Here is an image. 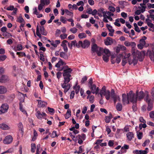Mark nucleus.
I'll return each mask as SVG.
<instances>
[{"mask_svg":"<svg viewBox=\"0 0 154 154\" xmlns=\"http://www.w3.org/2000/svg\"><path fill=\"white\" fill-rule=\"evenodd\" d=\"M71 77L63 76L64 82L61 84L62 88L64 89V92L66 93L70 89V84L68 83L69 82L72 78Z\"/></svg>","mask_w":154,"mask_h":154,"instance_id":"nucleus-1","label":"nucleus"},{"mask_svg":"<svg viewBox=\"0 0 154 154\" xmlns=\"http://www.w3.org/2000/svg\"><path fill=\"white\" fill-rule=\"evenodd\" d=\"M47 32L45 30L44 26H41L39 28L37 25L36 27V34L40 38H42L41 34L44 35H46L47 34Z\"/></svg>","mask_w":154,"mask_h":154,"instance_id":"nucleus-2","label":"nucleus"},{"mask_svg":"<svg viewBox=\"0 0 154 154\" xmlns=\"http://www.w3.org/2000/svg\"><path fill=\"white\" fill-rule=\"evenodd\" d=\"M137 97H123L122 103L124 105L128 104L129 101L133 103H136Z\"/></svg>","mask_w":154,"mask_h":154,"instance_id":"nucleus-3","label":"nucleus"},{"mask_svg":"<svg viewBox=\"0 0 154 154\" xmlns=\"http://www.w3.org/2000/svg\"><path fill=\"white\" fill-rule=\"evenodd\" d=\"M145 100L146 102L148 103V106L147 107V110L149 111L151 110L153 107V100H152L150 98V97H146L144 99Z\"/></svg>","mask_w":154,"mask_h":154,"instance_id":"nucleus-4","label":"nucleus"},{"mask_svg":"<svg viewBox=\"0 0 154 154\" xmlns=\"http://www.w3.org/2000/svg\"><path fill=\"white\" fill-rule=\"evenodd\" d=\"M97 94H100L101 96L103 95L107 96L110 95V91L109 90H106V87L104 86L103 87L100 92L99 91Z\"/></svg>","mask_w":154,"mask_h":154,"instance_id":"nucleus-5","label":"nucleus"},{"mask_svg":"<svg viewBox=\"0 0 154 154\" xmlns=\"http://www.w3.org/2000/svg\"><path fill=\"white\" fill-rule=\"evenodd\" d=\"M138 7V9L135 12V14L137 15H139L141 13H143L146 10L147 8L146 6L143 5H140Z\"/></svg>","mask_w":154,"mask_h":154,"instance_id":"nucleus-6","label":"nucleus"},{"mask_svg":"<svg viewBox=\"0 0 154 154\" xmlns=\"http://www.w3.org/2000/svg\"><path fill=\"white\" fill-rule=\"evenodd\" d=\"M13 138L11 135H8L6 136L4 139L3 141L4 144H9L12 142Z\"/></svg>","mask_w":154,"mask_h":154,"instance_id":"nucleus-7","label":"nucleus"},{"mask_svg":"<svg viewBox=\"0 0 154 154\" xmlns=\"http://www.w3.org/2000/svg\"><path fill=\"white\" fill-rule=\"evenodd\" d=\"M1 109L0 110V114L7 112L9 108V106L7 103L3 104L1 106Z\"/></svg>","mask_w":154,"mask_h":154,"instance_id":"nucleus-8","label":"nucleus"},{"mask_svg":"<svg viewBox=\"0 0 154 154\" xmlns=\"http://www.w3.org/2000/svg\"><path fill=\"white\" fill-rule=\"evenodd\" d=\"M90 87L91 92L93 94H95L96 95L99 92V88L97 87L96 85L95 84H93L91 86H89Z\"/></svg>","mask_w":154,"mask_h":154,"instance_id":"nucleus-9","label":"nucleus"},{"mask_svg":"<svg viewBox=\"0 0 154 154\" xmlns=\"http://www.w3.org/2000/svg\"><path fill=\"white\" fill-rule=\"evenodd\" d=\"M72 71V69L70 68L64 69L63 73V76L71 77V75L70 74Z\"/></svg>","mask_w":154,"mask_h":154,"instance_id":"nucleus-10","label":"nucleus"},{"mask_svg":"<svg viewBox=\"0 0 154 154\" xmlns=\"http://www.w3.org/2000/svg\"><path fill=\"white\" fill-rule=\"evenodd\" d=\"M97 14L100 17H104L106 15L105 11L104 8H100L97 10Z\"/></svg>","mask_w":154,"mask_h":154,"instance_id":"nucleus-11","label":"nucleus"},{"mask_svg":"<svg viewBox=\"0 0 154 154\" xmlns=\"http://www.w3.org/2000/svg\"><path fill=\"white\" fill-rule=\"evenodd\" d=\"M35 115L38 119H41L44 116H46V114L45 112L41 113L39 111H38L36 113Z\"/></svg>","mask_w":154,"mask_h":154,"instance_id":"nucleus-12","label":"nucleus"},{"mask_svg":"<svg viewBox=\"0 0 154 154\" xmlns=\"http://www.w3.org/2000/svg\"><path fill=\"white\" fill-rule=\"evenodd\" d=\"M106 26L107 29L110 32L109 33V35L111 36H113L114 30L113 29L112 27L110 25L108 24H107Z\"/></svg>","mask_w":154,"mask_h":154,"instance_id":"nucleus-13","label":"nucleus"},{"mask_svg":"<svg viewBox=\"0 0 154 154\" xmlns=\"http://www.w3.org/2000/svg\"><path fill=\"white\" fill-rule=\"evenodd\" d=\"M145 54V53L143 51H141L140 52H137V57L140 61H141L143 60Z\"/></svg>","mask_w":154,"mask_h":154,"instance_id":"nucleus-14","label":"nucleus"},{"mask_svg":"<svg viewBox=\"0 0 154 154\" xmlns=\"http://www.w3.org/2000/svg\"><path fill=\"white\" fill-rule=\"evenodd\" d=\"M68 43V42L66 40L63 41L61 44V46L63 48L64 51L66 52H67L68 51V48L67 47V44Z\"/></svg>","mask_w":154,"mask_h":154,"instance_id":"nucleus-15","label":"nucleus"},{"mask_svg":"<svg viewBox=\"0 0 154 154\" xmlns=\"http://www.w3.org/2000/svg\"><path fill=\"white\" fill-rule=\"evenodd\" d=\"M124 45L127 47L131 46L132 48L135 47L136 44V43L134 42H129L126 41L124 42Z\"/></svg>","mask_w":154,"mask_h":154,"instance_id":"nucleus-16","label":"nucleus"},{"mask_svg":"<svg viewBox=\"0 0 154 154\" xmlns=\"http://www.w3.org/2000/svg\"><path fill=\"white\" fill-rule=\"evenodd\" d=\"M60 43V40H51V45L54 48H57V45Z\"/></svg>","mask_w":154,"mask_h":154,"instance_id":"nucleus-17","label":"nucleus"},{"mask_svg":"<svg viewBox=\"0 0 154 154\" xmlns=\"http://www.w3.org/2000/svg\"><path fill=\"white\" fill-rule=\"evenodd\" d=\"M37 101H38V106L39 107H44L47 105V103L45 101L38 100Z\"/></svg>","mask_w":154,"mask_h":154,"instance_id":"nucleus-18","label":"nucleus"},{"mask_svg":"<svg viewBox=\"0 0 154 154\" xmlns=\"http://www.w3.org/2000/svg\"><path fill=\"white\" fill-rule=\"evenodd\" d=\"M99 48V47L97 46L96 44H94L92 45L91 46V51L93 52L92 53L93 55H94L95 54L94 53L96 52Z\"/></svg>","mask_w":154,"mask_h":154,"instance_id":"nucleus-19","label":"nucleus"},{"mask_svg":"<svg viewBox=\"0 0 154 154\" xmlns=\"http://www.w3.org/2000/svg\"><path fill=\"white\" fill-rule=\"evenodd\" d=\"M104 43L105 45H111L113 43L112 39L110 37H107L106 39L104 40Z\"/></svg>","mask_w":154,"mask_h":154,"instance_id":"nucleus-20","label":"nucleus"},{"mask_svg":"<svg viewBox=\"0 0 154 154\" xmlns=\"http://www.w3.org/2000/svg\"><path fill=\"white\" fill-rule=\"evenodd\" d=\"M133 152L135 154H146L148 152L146 150H136L133 151Z\"/></svg>","mask_w":154,"mask_h":154,"instance_id":"nucleus-21","label":"nucleus"},{"mask_svg":"<svg viewBox=\"0 0 154 154\" xmlns=\"http://www.w3.org/2000/svg\"><path fill=\"white\" fill-rule=\"evenodd\" d=\"M147 53L149 54L151 60L154 61V49H152V51H148Z\"/></svg>","mask_w":154,"mask_h":154,"instance_id":"nucleus-22","label":"nucleus"},{"mask_svg":"<svg viewBox=\"0 0 154 154\" xmlns=\"http://www.w3.org/2000/svg\"><path fill=\"white\" fill-rule=\"evenodd\" d=\"M90 45V42L87 40H85L83 43L82 48H88Z\"/></svg>","mask_w":154,"mask_h":154,"instance_id":"nucleus-23","label":"nucleus"},{"mask_svg":"<svg viewBox=\"0 0 154 154\" xmlns=\"http://www.w3.org/2000/svg\"><path fill=\"white\" fill-rule=\"evenodd\" d=\"M66 64V63L61 59L56 64L55 66L57 68H60V66L63 65H65Z\"/></svg>","mask_w":154,"mask_h":154,"instance_id":"nucleus-24","label":"nucleus"},{"mask_svg":"<svg viewBox=\"0 0 154 154\" xmlns=\"http://www.w3.org/2000/svg\"><path fill=\"white\" fill-rule=\"evenodd\" d=\"M149 14V15H147V18H151L152 20L154 17V9H151L148 11Z\"/></svg>","mask_w":154,"mask_h":154,"instance_id":"nucleus-25","label":"nucleus"},{"mask_svg":"<svg viewBox=\"0 0 154 154\" xmlns=\"http://www.w3.org/2000/svg\"><path fill=\"white\" fill-rule=\"evenodd\" d=\"M0 128L3 130H9L10 128L9 126L4 123L0 124Z\"/></svg>","mask_w":154,"mask_h":154,"instance_id":"nucleus-26","label":"nucleus"},{"mask_svg":"<svg viewBox=\"0 0 154 154\" xmlns=\"http://www.w3.org/2000/svg\"><path fill=\"white\" fill-rule=\"evenodd\" d=\"M134 134L132 132H129L126 134V136L128 138V139L129 141H131L134 137Z\"/></svg>","mask_w":154,"mask_h":154,"instance_id":"nucleus-27","label":"nucleus"},{"mask_svg":"<svg viewBox=\"0 0 154 154\" xmlns=\"http://www.w3.org/2000/svg\"><path fill=\"white\" fill-rule=\"evenodd\" d=\"M60 56L61 58L65 60H67L68 59V56L67 54L63 52H61L60 53Z\"/></svg>","mask_w":154,"mask_h":154,"instance_id":"nucleus-28","label":"nucleus"},{"mask_svg":"<svg viewBox=\"0 0 154 154\" xmlns=\"http://www.w3.org/2000/svg\"><path fill=\"white\" fill-rule=\"evenodd\" d=\"M8 77L6 75L0 76V82H5L8 79Z\"/></svg>","mask_w":154,"mask_h":154,"instance_id":"nucleus-29","label":"nucleus"},{"mask_svg":"<svg viewBox=\"0 0 154 154\" xmlns=\"http://www.w3.org/2000/svg\"><path fill=\"white\" fill-rule=\"evenodd\" d=\"M7 91V89L4 86H0V94H4Z\"/></svg>","mask_w":154,"mask_h":154,"instance_id":"nucleus-30","label":"nucleus"},{"mask_svg":"<svg viewBox=\"0 0 154 154\" xmlns=\"http://www.w3.org/2000/svg\"><path fill=\"white\" fill-rule=\"evenodd\" d=\"M119 4L121 7L123 8H124L125 7L128 5V2L124 1H121L119 2Z\"/></svg>","mask_w":154,"mask_h":154,"instance_id":"nucleus-31","label":"nucleus"},{"mask_svg":"<svg viewBox=\"0 0 154 154\" xmlns=\"http://www.w3.org/2000/svg\"><path fill=\"white\" fill-rule=\"evenodd\" d=\"M146 38H147L146 36H143L142 38L140 40V43L145 46L146 44V42L145 40L146 39Z\"/></svg>","mask_w":154,"mask_h":154,"instance_id":"nucleus-32","label":"nucleus"},{"mask_svg":"<svg viewBox=\"0 0 154 154\" xmlns=\"http://www.w3.org/2000/svg\"><path fill=\"white\" fill-rule=\"evenodd\" d=\"M16 21L20 23H24L25 22L23 18L21 15H20L17 18Z\"/></svg>","mask_w":154,"mask_h":154,"instance_id":"nucleus-33","label":"nucleus"},{"mask_svg":"<svg viewBox=\"0 0 154 154\" xmlns=\"http://www.w3.org/2000/svg\"><path fill=\"white\" fill-rule=\"evenodd\" d=\"M71 116V111L70 109L67 110L66 113L65 115L66 119H68Z\"/></svg>","mask_w":154,"mask_h":154,"instance_id":"nucleus-34","label":"nucleus"},{"mask_svg":"<svg viewBox=\"0 0 154 154\" xmlns=\"http://www.w3.org/2000/svg\"><path fill=\"white\" fill-rule=\"evenodd\" d=\"M137 62V60L136 59V57H134L133 58L132 62H131L130 60L128 61L129 64L131 65L132 64H133L134 65H135Z\"/></svg>","mask_w":154,"mask_h":154,"instance_id":"nucleus-35","label":"nucleus"},{"mask_svg":"<svg viewBox=\"0 0 154 154\" xmlns=\"http://www.w3.org/2000/svg\"><path fill=\"white\" fill-rule=\"evenodd\" d=\"M144 93L142 91H140L139 92L137 90L136 91L135 96H144Z\"/></svg>","mask_w":154,"mask_h":154,"instance_id":"nucleus-36","label":"nucleus"},{"mask_svg":"<svg viewBox=\"0 0 154 154\" xmlns=\"http://www.w3.org/2000/svg\"><path fill=\"white\" fill-rule=\"evenodd\" d=\"M123 54H120L118 55L116 58V61L117 63H119L121 61V58L122 57Z\"/></svg>","mask_w":154,"mask_h":154,"instance_id":"nucleus-37","label":"nucleus"},{"mask_svg":"<svg viewBox=\"0 0 154 154\" xmlns=\"http://www.w3.org/2000/svg\"><path fill=\"white\" fill-rule=\"evenodd\" d=\"M103 51V48L101 47H100L96 52L97 53L98 56H101Z\"/></svg>","mask_w":154,"mask_h":154,"instance_id":"nucleus-38","label":"nucleus"},{"mask_svg":"<svg viewBox=\"0 0 154 154\" xmlns=\"http://www.w3.org/2000/svg\"><path fill=\"white\" fill-rule=\"evenodd\" d=\"M68 7L70 9H72V10L74 9H77L78 7L77 6V5L75 4H73V5H72L71 4H69L68 5Z\"/></svg>","mask_w":154,"mask_h":154,"instance_id":"nucleus-39","label":"nucleus"},{"mask_svg":"<svg viewBox=\"0 0 154 154\" xmlns=\"http://www.w3.org/2000/svg\"><path fill=\"white\" fill-rule=\"evenodd\" d=\"M116 109L118 111H121L122 110V104L120 103H117L116 106Z\"/></svg>","mask_w":154,"mask_h":154,"instance_id":"nucleus-40","label":"nucleus"},{"mask_svg":"<svg viewBox=\"0 0 154 154\" xmlns=\"http://www.w3.org/2000/svg\"><path fill=\"white\" fill-rule=\"evenodd\" d=\"M142 1L143 3H140V5L146 6L147 7V4L149 3V0H142Z\"/></svg>","mask_w":154,"mask_h":154,"instance_id":"nucleus-41","label":"nucleus"},{"mask_svg":"<svg viewBox=\"0 0 154 154\" xmlns=\"http://www.w3.org/2000/svg\"><path fill=\"white\" fill-rule=\"evenodd\" d=\"M109 55H103V60L106 62H108L109 60Z\"/></svg>","mask_w":154,"mask_h":154,"instance_id":"nucleus-42","label":"nucleus"},{"mask_svg":"<svg viewBox=\"0 0 154 154\" xmlns=\"http://www.w3.org/2000/svg\"><path fill=\"white\" fill-rule=\"evenodd\" d=\"M86 36V35L84 33H81L79 34L78 35V37L80 39L85 38Z\"/></svg>","mask_w":154,"mask_h":154,"instance_id":"nucleus-43","label":"nucleus"},{"mask_svg":"<svg viewBox=\"0 0 154 154\" xmlns=\"http://www.w3.org/2000/svg\"><path fill=\"white\" fill-rule=\"evenodd\" d=\"M80 89V87L79 85H76L75 86H74V89L75 90L76 94H78L79 93Z\"/></svg>","mask_w":154,"mask_h":154,"instance_id":"nucleus-44","label":"nucleus"},{"mask_svg":"<svg viewBox=\"0 0 154 154\" xmlns=\"http://www.w3.org/2000/svg\"><path fill=\"white\" fill-rule=\"evenodd\" d=\"M18 127L19 128V130L21 131V133L23 132V126L21 122H20L18 125Z\"/></svg>","mask_w":154,"mask_h":154,"instance_id":"nucleus-45","label":"nucleus"},{"mask_svg":"<svg viewBox=\"0 0 154 154\" xmlns=\"http://www.w3.org/2000/svg\"><path fill=\"white\" fill-rule=\"evenodd\" d=\"M19 109L20 111L23 112L24 114H27V112H26L25 110L23 108V106L22 104H21V103L19 104Z\"/></svg>","mask_w":154,"mask_h":154,"instance_id":"nucleus-46","label":"nucleus"},{"mask_svg":"<svg viewBox=\"0 0 154 154\" xmlns=\"http://www.w3.org/2000/svg\"><path fill=\"white\" fill-rule=\"evenodd\" d=\"M105 13L106 16L105 17H106V18H107V17H111V16H113L114 15V14L110 11H105Z\"/></svg>","mask_w":154,"mask_h":154,"instance_id":"nucleus-47","label":"nucleus"},{"mask_svg":"<svg viewBox=\"0 0 154 154\" xmlns=\"http://www.w3.org/2000/svg\"><path fill=\"white\" fill-rule=\"evenodd\" d=\"M31 152L33 153L35 152L36 149V146L35 143H32L31 144Z\"/></svg>","mask_w":154,"mask_h":154,"instance_id":"nucleus-48","label":"nucleus"},{"mask_svg":"<svg viewBox=\"0 0 154 154\" xmlns=\"http://www.w3.org/2000/svg\"><path fill=\"white\" fill-rule=\"evenodd\" d=\"M23 47L21 44H18L16 47L15 50L16 51H20L22 50Z\"/></svg>","mask_w":154,"mask_h":154,"instance_id":"nucleus-49","label":"nucleus"},{"mask_svg":"<svg viewBox=\"0 0 154 154\" xmlns=\"http://www.w3.org/2000/svg\"><path fill=\"white\" fill-rule=\"evenodd\" d=\"M110 99L111 100H113L115 104L117 100H118L119 101H120L119 97H111Z\"/></svg>","mask_w":154,"mask_h":154,"instance_id":"nucleus-50","label":"nucleus"},{"mask_svg":"<svg viewBox=\"0 0 154 154\" xmlns=\"http://www.w3.org/2000/svg\"><path fill=\"white\" fill-rule=\"evenodd\" d=\"M40 2L43 3V5H48L50 3L49 0H40Z\"/></svg>","mask_w":154,"mask_h":154,"instance_id":"nucleus-51","label":"nucleus"},{"mask_svg":"<svg viewBox=\"0 0 154 154\" xmlns=\"http://www.w3.org/2000/svg\"><path fill=\"white\" fill-rule=\"evenodd\" d=\"M134 29L135 31L138 32H140V30L137 26V24L136 23H134Z\"/></svg>","mask_w":154,"mask_h":154,"instance_id":"nucleus-52","label":"nucleus"},{"mask_svg":"<svg viewBox=\"0 0 154 154\" xmlns=\"http://www.w3.org/2000/svg\"><path fill=\"white\" fill-rule=\"evenodd\" d=\"M103 51L104 54H105L106 55H109V56L110 55V52L109 50L107 48H105L104 50H103Z\"/></svg>","mask_w":154,"mask_h":154,"instance_id":"nucleus-53","label":"nucleus"},{"mask_svg":"<svg viewBox=\"0 0 154 154\" xmlns=\"http://www.w3.org/2000/svg\"><path fill=\"white\" fill-rule=\"evenodd\" d=\"M146 123H143V124L140 123L139 125V128L140 130H141L142 128H145L147 126Z\"/></svg>","mask_w":154,"mask_h":154,"instance_id":"nucleus-54","label":"nucleus"},{"mask_svg":"<svg viewBox=\"0 0 154 154\" xmlns=\"http://www.w3.org/2000/svg\"><path fill=\"white\" fill-rule=\"evenodd\" d=\"M94 97H87V99L89 100V102L91 103H94Z\"/></svg>","mask_w":154,"mask_h":154,"instance_id":"nucleus-55","label":"nucleus"},{"mask_svg":"<svg viewBox=\"0 0 154 154\" xmlns=\"http://www.w3.org/2000/svg\"><path fill=\"white\" fill-rule=\"evenodd\" d=\"M70 136L72 137V140L75 142H76L78 140L77 137H75V135H73L71 132L69 133Z\"/></svg>","mask_w":154,"mask_h":154,"instance_id":"nucleus-56","label":"nucleus"},{"mask_svg":"<svg viewBox=\"0 0 154 154\" xmlns=\"http://www.w3.org/2000/svg\"><path fill=\"white\" fill-rule=\"evenodd\" d=\"M41 145L40 144H38L36 146V154H39L40 153L39 150L40 149Z\"/></svg>","mask_w":154,"mask_h":154,"instance_id":"nucleus-57","label":"nucleus"},{"mask_svg":"<svg viewBox=\"0 0 154 154\" xmlns=\"http://www.w3.org/2000/svg\"><path fill=\"white\" fill-rule=\"evenodd\" d=\"M60 20L63 23L65 24L66 23L67 20L63 16H61L60 17Z\"/></svg>","mask_w":154,"mask_h":154,"instance_id":"nucleus-58","label":"nucleus"},{"mask_svg":"<svg viewBox=\"0 0 154 154\" xmlns=\"http://www.w3.org/2000/svg\"><path fill=\"white\" fill-rule=\"evenodd\" d=\"M65 12L67 14V15L70 16H73V14L72 12L70 11L67 9L65 10Z\"/></svg>","mask_w":154,"mask_h":154,"instance_id":"nucleus-59","label":"nucleus"},{"mask_svg":"<svg viewBox=\"0 0 154 154\" xmlns=\"http://www.w3.org/2000/svg\"><path fill=\"white\" fill-rule=\"evenodd\" d=\"M137 136L138 139L139 140L141 139L143 136L142 132H140L138 133L137 132Z\"/></svg>","mask_w":154,"mask_h":154,"instance_id":"nucleus-60","label":"nucleus"},{"mask_svg":"<svg viewBox=\"0 0 154 154\" xmlns=\"http://www.w3.org/2000/svg\"><path fill=\"white\" fill-rule=\"evenodd\" d=\"M69 31L72 33L75 34L77 32V29L76 28L73 27L70 29Z\"/></svg>","mask_w":154,"mask_h":154,"instance_id":"nucleus-61","label":"nucleus"},{"mask_svg":"<svg viewBox=\"0 0 154 154\" xmlns=\"http://www.w3.org/2000/svg\"><path fill=\"white\" fill-rule=\"evenodd\" d=\"M48 109L49 112L51 114H52L54 113L55 111L54 109L48 107Z\"/></svg>","mask_w":154,"mask_h":154,"instance_id":"nucleus-62","label":"nucleus"},{"mask_svg":"<svg viewBox=\"0 0 154 154\" xmlns=\"http://www.w3.org/2000/svg\"><path fill=\"white\" fill-rule=\"evenodd\" d=\"M83 42L82 41H79L78 43L76 44V46L78 48L82 47V48Z\"/></svg>","mask_w":154,"mask_h":154,"instance_id":"nucleus-63","label":"nucleus"},{"mask_svg":"<svg viewBox=\"0 0 154 154\" xmlns=\"http://www.w3.org/2000/svg\"><path fill=\"white\" fill-rule=\"evenodd\" d=\"M149 9L154 8V4H152L150 3L147 4V7Z\"/></svg>","mask_w":154,"mask_h":154,"instance_id":"nucleus-64","label":"nucleus"}]
</instances>
